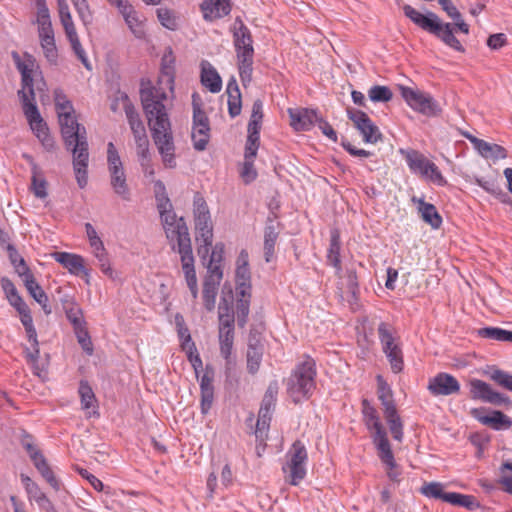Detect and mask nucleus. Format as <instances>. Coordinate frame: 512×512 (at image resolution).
Listing matches in <instances>:
<instances>
[{
  "instance_id": "7c9ffc66",
  "label": "nucleus",
  "mask_w": 512,
  "mask_h": 512,
  "mask_svg": "<svg viewBox=\"0 0 512 512\" xmlns=\"http://www.w3.org/2000/svg\"><path fill=\"white\" fill-rule=\"evenodd\" d=\"M467 139L473 143L477 151L485 158L494 160L504 159L507 156L506 149L498 144L488 143L472 135H467Z\"/></svg>"
},
{
  "instance_id": "774afa93",
  "label": "nucleus",
  "mask_w": 512,
  "mask_h": 512,
  "mask_svg": "<svg viewBox=\"0 0 512 512\" xmlns=\"http://www.w3.org/2000/svg\"><path fill=\"white\" fill-rule=\"evenodd\" d=\"M490 378L494 380L496 383H498L500 386L506 388L507 390L512 391V375L499 370L495 369L491 374Z\"/></svg>"
},
{
  "instance_id": "13d9d810",
  "label": "nucleus",
  "mask_w": 512,
  "mask_h": 512,
  "mask_svg": "<svg viewBox=\"0 0 512 512\" xmlns=\"http://www.w3.org/2000/svg\"><path fill=\"white\" fill-rule=\"evenodd\" d=\"M421 493L429 498L441 499L445 502V496L449 492L443 491V485L439 482L426 483L421 487Z\"/></svg>"
},
{
  "instance_id": "a211bd4d",
  "label": "nucleus",
  "mask_w": 512,
  "mask_h": 512,
  "mask_svg": "<svg viewBox=\"0 0 512 512\" xmlns=\"http://www.w3.org/2000/svg\"><path fill=\"white\" fill-rule=\"evenodd\" d=\"M469 387L470 397L474 400H481L494 405L504 404L508 400L507 397L494 391L488 383L480 379H471L469 381Z\"/></svg>"
},
{
  "instance_id": "bb28decb",
  "label": "nucleus",
  "mask_w": 512,
  "mask_h": 512,
  "mask_svg": "<svg viewBox=\"0 0 512 512\" xmlns=\"http://www.w3.org/2000/svg\"><path fill=\"white\" fill-rule=\"evenodd\" d=\"M213 377L214 372L213 369L209 366H206L205 373L202 375L200 379V390H201V412L202 414H207L213 404L214 401V387H213Z\"/></svg>"
},
{
  "instance_id": "09e8293b",
  "label": "nucleus",
  "mask_w": 512,
  "mask_h": 512,
  "mask_svg": "<svg viewBox=\"0 0 512 512\" xmlns=\"http://www.w3.org/2000/svg\"><path fill=\"white\" fill-rule=\"evenodd\" d=\"M191 137L197 151L205 150L210 139V127H192Z\"/></svg>"
},
{
  "instance_id": "412c9836",
  "label": "nucleus",
  "mask_w": 512,
  "mask_h": 512,
  "mask_svg": "<svg viewBox=\"0 0 512 512\" xmlns=\"http://www.w3.org/2000/svg\"><path fill=\"white\" fill-rule=\"evenodd\" d=\"M12 58L14 63L21 74L22 90L28 94L31 100H35V93L33 89V77L32 72L34 68V59L27 55V58L23 61L17 52H12Z\"/></svg>"
},
{
  "instance_id": "f257e3e1",
  "label": "nucleus",
  "mask_w": 512,
  "mask_h": 512,
  "mask_svg": "<svg viewBox=\"0 0 512 512\" xmlns=\"http://www.w3.org/2000/svg\"><path fill=\"white\" fill-rule=\"evenodd\" d=\"M174 81L175 57L169 47L161 59V73L156 85L142 83L140 89L141 103L153 141L168 168L176 166L174 138L165 104L174 97Z\"/></svg>"
},
{
  "instance_id": "9d476101",
  "label": "nucleus",
  "mask_w": 512,
  "mask_h": 512,
  "mask_svg": "<svg viewBox=\"0 0 512 512\" xmlns=\"http://www.w3.org/2000/svg\"><path fill=\"white\" fill-rule=\"evenodd\" d=\"M18 95L23 104L24 114L32 131L46 149H52L54 147V141L49 134L47 124L41 117L34 100H31L24 91H19Z\"/></svg>"
},
{
  "instance_id": "6ab92c4d",
  "label": "nucleus",
  "mask_w": 512,
  "mask_h": 512,
  "mask_svg": "<svg viewBox=\"0 0 512 512\" xmlns=\"http://www.w3.org/2000/svg\"><path fill=\"white\" fill-rule=\"evenodd\" d=\"M428 390L434 396H448L460 391V383L451 374L441 372L429 380Z\"/></svg>"
},
{
  "instance_id": "338daca9",
  "label": "nucleus",
  "mask_w": 512,
  "mask_h": 512,
  "mask_svg": "<svg viewBox=\"0 0 512 512\" xmlns=\"http://www.w3.org/2000/svg\"><path fill=\"white\" fill-rule=\"evenodd\" d=\"M80 19L84 23V25H88L92 21V14L89 9V5L87 0H71Z\"/></svg>"
},
{
  "instance_id": "603ef678",
  "label": "nucleus",
  "mask_w": 512,
  "mask_h": 512,
  "mask_svg": "<svg viewBox=\"0 0 512 512\" xmlns=\"http://www.w3.org/2000/svg\"><path fill=\"white\" fill-rule=\"evenodd\" d=\"M157 17L161 25L169 30H176L178 28V16L173 10L168 8L157 9Z\"/></svg>"
},
{
  "instance_id": "f704fd0d",
  "label": "nucleus",
  "mask_w": 512,
  "mask_h": 512,
  "mask_svg": "<svg viewBox=\"0 0 512 512\" xmlns=\"http://www.w3.org/2000/svg\"><path fill=\"white\" fill-rule=\"evenodd\" d=\"M201 82L210 92L218 93L222 88V80L215 68L208 62L202 63Z\"/></svg>"
},
{
  "instance_id": "0e129e2a",
  "label": "nucleus",
  "mask_w": 512,
  "mask_h": 512,
  "mask_svg": "<svg viewBox=\"0 0 512 512\" xmlns=\"http://www.w3.org/2000/svg\"><path fill=\"white\" fill-rule=\"evenodd\" d=\"M40 45L45 58L51 63L56 64L58 58V50L55 44V38L42 39Z\"/></svg>"
},
{
  "instance_id": "393cba45",
  "label": "nucleus",
  "mask_w": 512,
  "mask_h": 512,
  "mask_svg": "<svg viewBox=\"0 0 512 512\" xmlns=\"http://www.w3.org/2000/svg\"><path fill=\"white\" fill-rule=\"evenodd\" d=\"M73 156V168L75 177L80 188H84L87 185V167L89 162L88 147L70 150Z\"/></svg>"
},
{
  "instance_id": "473e14b6",
  "label": "nucleus",
  "mask_w": 512,
  "mask_h": 512,
  "mask_svg": "<svg viewBox=\"0 0 512 512\" xmlns=\"http://www.w3.org/2000/svg\"><path fill=\"white\" fill-rule=\"evenodd\" d=\"M23 157L31 165L32 172V183L31 189L37 198L44 199L47 197V182L42 177L41 170L38 165L34 162L32 156L24 154Z\"/></svg>"
},
{
  "instance_id": "052dcab7",
  "label": "nucleus",
  "mask_w": 512,
  "mask_h": 512,
  "mask_svg": "<svg viewBox=\"0 0 512 512\" xmlns=\"http://www.w3.org/2000/svg\"><path fill=\"white\" fill-rule=\"evenodd\" d=\"M30 500H34L42 509L49 511L53 508L51 501L47 498L45 493L41 491L39 486L36 484L27 491Z\"/></svg>"
},
{
  "instance_id": "c85d7f7f",
  "label": "nucleus",
  "mask_w": 512,
  "mask_h": 512,
  "mask_svg": "<svg viewBox=\"0 0 512 512\" xmlns=\"http://www.w3.org/2000/svg\"><path fill=\"white\" fill-rule=\"evenodd\" d=\"M177 252L180 254L182 269L188 288H195L197 285V278L194 269V257L191 242L184 244V246H178Z\"/></svg>"
},
{
  "instance_id": "1a4fd4ad",
  "label": "nucleus",
  "mask_w": 512,
  "mask_h": 512,
  "mask_svg": "<svg viewBox=\"0 0 512 512\" xmlns=\"http://www.w3.org/2000/svg\"><path fill=\"white\" fill-rule=\"evenodd\" d=\"M399 89L401 96L414 111L426 117L441 115L442 107L429 93L406 86H399Z\"/></svg>"
},
{
  "instance_id": "c9c22d12",
  "label": "nucleus",
  "mask_w": 512,
  "mask_h": 512,
  "mask_svg": "<svg viewBox=\"0 0 512 512\" xmlns=\"http://www.w3.org/2000/svg\"><path fill=\"white\" fill-rule=\"evenodd\" d=\"M263 355V347L259 340L250 337L247 350V368L252 374L259 369Z\"/></svg>"
},
{
  "instance_id": "4468645a",
  "label": "nucleus",
  "mask_w": 512,
  "mask_h": 512,
  "mask_svg": "<svg viewBox=\"0 0 512 512\" xmlns=\"http://www.w3.org/2000/svg\"><path fill=\"white\" fill-rule=\"evenodd\" d=\"M166 237L172 242L176 241L177 247L190 243L191 239L185 220L177 218L171 208L159 211Z\"/></svg>"
},
{
  "instance_id": "5701e85b",
  "label": "nucleus",
  "mask_w": 512,
  "mask_h": 512,
  "mask_svg": "<svg viewBox=\"0 0 512 512\" xmlns=\"http://www.w3.org/2000/svg\"><path fill=\"white\" fill-rule=\"evenodd\" d=\"M51 256L70 273L76 276L88 277L85 261L80 255L68 252H54Z\"/></svg>"
},
{
  "instance_id": "6e6d98bb",
  "label": "nucleus",
  "mask_w": 512,
  "mask_h": 512,
  "mask_svg": "<svg viewBox=\"0 0 512 512\" xmlns=\"http://www.w3.org/2000/svg\"><path fill=\"white\" fill-rule=\"evenodd\" d=\"M65 312L68 320L73 325L74 330L86 326L83 312L78 305H71L69 307H65Z\"/></svg>"
},
{
  "instance_id": "58836bf2",
  "label": "nucleus",
  "mask_w": 512,
  "mask_h": 512,
  "mask_svg": "<svg viewBox=\"0 0 512 512\" xmlns=\"http://www.w3.org/2000/svg\"><path fill=\"white\" fill-rule=\"evenodd\" d=\"M432 34L439 37L445 44H447L451 48H453L459 52L464 51L462 44L453 34L451 24H449V23L442 24L439 21L438 29L435 30V32H432Z\"/></svg>"
},
{
  "instance_id": "ea45409f",
  "label": "nucleus",
  "mask_w": 512,
  "mask_h": 512,
  "mask_svg": "<svg viewBox=\"0 0 512 512\" xmlns=\"http://www.w3.org/2000/svg\"><path fill=\"white\" fill-rule=\"evenodd\" d=\"M132 33L137 38L144 37V30L141 22L136 17V13L131 6H128L122 2V7H118Z\"/></svg>"
},
{
  "instance_id": "dca6fc26",
  "label": "nucleus",
  "mask_w": 512,
  "mask_h": 512,
  "mask_svg": "<svg viewBox=\"0 0 512 512\" xmlns=\"http://www.w3.org/2000/svg\"><path fill=\"white\" fill-rule=\"evenodd\" d=\"M279 385L277 381L269 383L267 390L262 399L261 407L259 409L258 419L256 423L255 434L257 438H263L268 431L272 412L277 400Z\"/></svg>"
},
{
  "instance_id": "f03ea898",
  "label": "nucleus",
  "mask_w": 512,
  "mask_h": 512,
  "mask_svg": "<svg viewBox=\"0 0 512 512\" xmlns=\"http://www.w3.org/2000/svg\"><path fill=\"white\" fill-rule=\"evenodd\" d=\"M251 293L250 290H222L218 308L220 353L228 360L234 341V302L239 327L247 323Z\"/></svg>"
},
{
  "instance_id": "0eeeda50",
  "label": "nucleus",
  "mask_w": 512,
  "mask_h": 512,
  "mask_svg": "<svg viewBox=\"0 0 512 512\" xmlns=\"http://www.w3.org/2000/svg\"><path fill=\"white\" fill-rule=\"evenodd\" d=\"M107 164L110 185L114 193L124 201L131 200V191L127 183L125 170L120 156L112 142L107 145Z\"/></svg>"
},
{
  "instance_id": "e433bc0d",
  "label": "nucleus",
  "mask_w": 512,
  "mask_h": 512,
  "mask_svg": "<svg viewBox=\"0 0 512 512\" xmlns=\"http://www.w3.org/2000/svg\"><path fill=\"white\" fill-rule=\"evenodd\" d=\"M79 395L81 399L82 408L88 411L89 416H99L97 408V401L95 394L86 381H81L79 385Z\"/></svg>"
},
{
  "instance_id": "5fc2aeb1",
  "label": "nucleus",
  "mask_w": 512,
  "mask_h": 512,
  "mask_svg": "<svg viewBox=\"0 0 512 512\" xmlns=\"http://www.w3.org/2000/svg\"><path fill=\"white\" fill-rule=\"evenodd\" d=\"M135 143L140 164L143 167L144 171L148 172V169L150 168V151L148 137L142 138L141 140H135Z\"/></svg>"
},
{
  "instance_id": "37998d69",
  "label": "nucleus",
  "mask_w": 512,
  "mask_h": 512,
  "mask_svg": "<svg viewBox=\"0 0 512 512\" xmlns=\"http://www.w3.org/2000/svg\"><path fill=\"white\" fill-rule=\"evenodd\" d=\"M445 502L452 505L465 507L469 510H475L480 506L474 496L455 492H449V494L445 496Z\"/></svg>"
},
{
  "instance_id": "ddd939ff",
  "label": "nucleus",
  "mask_w": 512,
  "mask_h": 512,
  "mask_svg": "<svg viewBox=\"0 0 512 512\" xmlns=\"http://www.w3.org/2000/svg\"><path fill=\"white\" fill-rule=\"evenodd\" d=\"M289 461L283 467V471L287 474L286 480L291 485H298L306 475L305 463L308 455L307 450L303 443L300 441L294 442L292 448L288 452Z\"/></svg>"
},
{
  "instance_id": "20e7f679",
  "label": "nucleus",
  "mask_w": 512,
  "mask_h": 512,
  "mask_svg": "<svg viewBox=\"0 0 512 512\" xmlns=\"http://www.w3.org/2000/svg\"><path fill=\"white\" fill-rule=\"evenodd\" d=\"M233 37L240 78L243 85L246 86L251 81L254 48L250 31L241 20H236L234 24Z\"/></svg>"
},
{
  "instance_id": "a19ab883",
  "label": "nucleus",
  "mask_w": 512,
  "mask_h": 512,
  "mask_svg": "<svg viewBox=\"0 0 512 512\" xmlns=\"http://www.w3.org/2000/svg\"><path fill=\"white\" fill-rule=\"evenodd\" d=\"M66 37L68 38L70 45L78 57V59L82 62V64L85 66L86 69L91 70V64L88 61V58L86 56L85 50L83 49L76 28L70 27L68 30H64Z\"/></svg>"
},
{
  "instance_id": "9b49d317",
  "label": "nucleus",
  "mask_w": 512,
  "mask_h": 512,
  "mask_svg": "<svg viewBox=\"0 0 512 512\" xmlns=\"http://www.w3.org/2000/svg\"><path fill=\"white\" fill-rule=\"evenodd\" d=\"M401 153L404 155L405 160L413 173L419 174L421 177L439 186H444L447 184V181L441 174L438 167L429 159H427L422 153L416 150H401Z\"/></svg>"
},
{
  "instance_id": "bf43d9fd",
  "label": "nucleus",
  "mask_w": 512,
  "mask_h": 512,
  "mask_svg": "<svg viewBox=\"0 0 512 512\" xmlns=\"http://www.w3.org/2000/svg\"><path fill=\"white\" fill-rule=\"evenodd\" d=\"M368 96L373 102H388L393 94L389 87L375 85L369 89Z\"/></svg>"
},
{
  "instance_id": "6e6552de",
  "label": "nucleus",
  "mask_w": 512,
  "mask_h": 512,
  "mask_svg": "<svg viewBox=\"0 0 512 512\" xmlns=\"http://www.w3.org/2000/svg\"><path fill=\"white\" fill-rule=\"evenodd\" d=\"M6 297L9 303L17 310L20 315V320L25 327V331L27 334L28 341L32 345V350H26V358L31 361H37L39 357V348H38V340L37 333L35 327L33 325V319L30 314V310L27 304L23 301L21 296L18 295L17 290H8Z\"/></svg>"
},
{
  "instance_id": "a18cd8bd",
  "label": "nucleus",
  "mask_w": 512,
  "mask_h": 512,
  "mask_svg": "<svg viewBox=\"0 0 512 512\" xmlns=\"http://www.w3.org/2000/svg\"><path fill=\"white\" fill-rule=\"evenodd\" d=\"M36 469L40 472L42 477L48 482V484L56 491L59 490L60 484L58 479L55 477L53 471L51 470L50 466L48 465L45 457H39L38 460L33 462Z\"/></svg>"
},
{
  "instance_id": "c756f323",
  "label": "nucleus",
  "mask_w": 512,
  "mask_h": 512,
  "mask_svg": "<svg viewBox=\"0 0 512 512\" xmlns=\"http://www.w3.org/2000/svg\"><path fill=\"white\" fill-rule=\"evenodd\" d=\"M201 10L205 20L213 21L228 15L231 4L229 0H204Z\"/></svg>"
},
{
  "instance_id": "aec40b11",
  "label": "nucleus",
  "mask_w": 512,
  "mask_h": 512,
  "mask_svg": "<svg viewBox=\"0 0 512 512\" xmlns=\"http://www.w3.org/2000/svg\"><path fill=\"white\" fill-rule=\"evenodd\" d=\"M118 100L122 101V108L125 111L129 126L133 133L135 140H141L147 138L146 129L143 121L141 120L139 113L135 109L134 105L130 101L127 94H120L117 97Z\"/></svg>"
},
{
  "instance_id": "de8ad7c7",
  "label": "nucleus",
  "mask_w": 512,
  "mask_h": 512,
  "mask_svg": "<svg viewBox=\"0 0 512 512\" xmlns=\"http://www.w3.org/2000/svg\"><path fill=\"white\" fill-rule=\"evenodd\" d=\"M91 247L93 248V254L95 258L98 260L102 272L108 275L110 278H115L116 273L110 267V263L103 242L98 243L97 245Z\"/></svg>"
},
{
  "instance_id": "8fccbe9b",
  "label": "nucleus",
  "mask_w": 512,
  "mask_h": 512,
  "mask_svg": "<svg viewBox=\"0 0 512 512\" xmlns=\"http://www.w3.org/2000/svg\"><path fill=\"white\" fill-rule=\"evenodd\" d=\"M181 349L186 353L187 358L195 371V375L198 378L199 370L202 368L203 363L195 343L193 341L189 343H181Z\"/></svg>"
},
{
  "instance_id": "39448f33",
  "label": "nucleus",
  "mask_w": 512,
  "mask_h": 512,
  "mask_svg": "<svg viewBox=\"0 0 512 512\" xmlns=\"http://www.w3.org/2000/svg\"><path fill=\"white\" fill-rule=\"evenodd\" d=\"M193 207L198 254L205 258L213 242V224L207 203L199 193L194 196Z\"/></svg>"
},
{
  "instance_id": "2f4dec72",
  "label": "nucleus",
  "mask_w": 512,
  "mask_h": 512,
  "mask_svg": "<svg viewBox=\"0 0 512 512\" xmlns=\"http://www.w3.org/2000/svg\"><path fill=\"white\" fill-rule=\"evenodd\" d=\"M411 201L418 205V213L425 223L429 224L433 229H438L441 226L442 217L437 212L436 207L433 204L427 203L416 196H413Z\"/></svg>"
},
{
  "instance_id": "3c124183",
  "label": "nucleus",
  "mask_w": 512,
  "mask_h": 512,
  "mask_svg": "<svg viewBox=\"0 0 512 512\" xmlns=\"http://www.w3.org/2000/svg\"><path fill=\"white\" fill-rule=\"evenodd\" d=\"M207 272L208 275L204 283V288H214L216 285H219L223 276L221 264L208 262Z\"/></svg>"
},
{
  "instance_id": "69168bd1",
  "label": "nucleus",
  "mask_w": 512,
  "mask_h": 512,
  "mask_svg": "<svg viewBox=\"0 0 512 512\" xmlns=\"http://www.w3.org/2000/svg\"><path fill=\"white\" fill-rule=\"evenodd\" d=\"M78 343L82 347V349L88 354L91 355L93 353V344L90 338V335L87 331L86 326L74 330Z\"/></svg>"
},
{
  "instance_id": "4be33fe9",
  "label": "nucleus",
  "mask_w": 512,
  "mask_h": 512,
  "mask_svg": "<svg viewBox=\"0 0 512 512\" xmlns=\"http://www.w3.org/2000/svg\"><path fill=\"white\" fill-rule=\"evenodd\" d=\"M290 125L296 131L310 130L318 121V114L313 109L289 108Z\"/></svg>"
},
{
  "instance_id": "b1692460",
  "label": "nucleus",
  "mask_w": 512,
  "mask_h": 512,
  "mask_svg": "<svg viewBox=\"0 0 512 512\" xmlns=\"http://www.w3.org/2000/svg\"><path fill=\"white\" fill-rule=\"evenodd\" d=\"M471 414L480 423L490 426L495 430L508 429L512 425L510 418L501 411H492L490 414H484L483 409H472Z\"/></svg>"
},
{
  "instance_id": "864d4df0",
  "label": "nucleus",
  "mask_w": 512,
  "mask_h": 512,
  "mask_svg": "<svg viewBox=\"0 0 512 512\" xmlns=\"http://www.w3.org/2000/svg\"><path fill=\"white\" fill-rule=\"evenodd\" d=\"M384 417L387 421L392 437L395 440L401 442L403 439V423L397 411L393 412L392 416H390V414H387L384 415Z\"/></svg>"
},
{
  "instance_id": "79ce46f5",
  "label": "nucleus",
  "mask_w": 512,
  "mask_h": 512,
  "mask_svg": "<svg viewBox=\"0 0 512 512\" xmlns=\"http://www.w3.org/2000/svg\"><path fill=\"white\" fill-rule=\"evenodd\" d=\"M327 262L337 271L341 269L340 261V236L337 231H332L330 246L327 253Z\"/></svg>"
},
{
  "instance_id": "72a5a7b5",
  "label": "nucleus",
  "mask_w": 512,
  "mask_h": 512,
  "mask_svg": "<svg viewBox=\"0 0 512 512\" xmlns=\"http://www.w3.org/2000/svg\"><path fill=\"white\" fill-rule=\"evenodd\" d=\"M235 279L236 288H250L251 274L248 264V253L245 250H242L237 258Z\"/></svg>"
},
{
  "instance_id": "f3484780",
  "label": "nucleus",
  "mask_w": 512,
  "mask_h": 512,
  "mask_svg": "<svg viewBox=\"0 0 512 512\" xmlns=\"http://www.w3.org/2000/svg\"><path fill=\"white\" fill-rule=\"evenodd\" d=\"M348 118L355 128L361 133L365 143L375 144L382 138L379 128L372 122L368 115L357 109H347Z\"/></svg>"
},
{
  "instance_id": "4d7b16f0",
  "label": "nucleus",
  "mask_w": 512,
  "mask_h": 512,
  "mask_svg": "<svg viewBox=\"0 0 512 512\" xmlns=\"http://www.w3.org/2000/svg\"><path fill=\"white\" fill-rule=\"evenodd\" d=\"M337 298L343 305L347 304L352 311L360 308L359 296L356 290H338Z\"/></svg>"
},
{
  "instance_id": "7ed1b4c3",
  "label": "nucleus",
  "mask_w": 512,
  "mask_h": 512,
  "mask_svg": "<svg viewBox=\"0 0 512 512\" xmlns=\"http://www.w3.org/2000/svg\"><path fill=\"white\" fill-rule=\"evenodd\" d=\"M316 369L315 363L308 358L296 366L287 379V393L294 403L307 400L315 390Z\"/></svg>"
},
{
  "instance_id": "f8f14e48",
  "label": "nucleus",
  "mask_w": 512,
  "mask_h": 512,
  "mask_svg": "<svg viewBox=\"0 0 512 512\" xmlns=\"http://www.w3.org/2000/svg\"><path fill=\"white\" fill-rule=\"evenodd\" d=\"M61 128V135L68 150L88 147L87 132L84 126L80 125L74 114L58 117Z\"/></svg>"
},
{
  "instance_id": "c03bdc74",
  "label": "nucleus",
  "mask_w": 512,
  "mask_h": 512,
  "mask_svg": "<svg viewBox=\"0 0 512 512\" xmlns=\"http://www.w3.org/2000/svg\"><path fill=\"white\" fill-rule=\"evenodd\" d=\"M193 107V126L192 127H210L209 119L202 109L201 97L198 93L192 95Z\"/></svg>"
},
{
  "instance_id": "e2e57ef3",
  "label": "nucleus",
  "mask_w": 512,
  "mask_h": 512,
  "mask_svg": "<svg viewBox=\"0 0 512 512\" xmlns=\"http://www.w3.org/2000/svg\"><path fill=\"white\" fill-rule=\"evenodd\" d=\"M57 8L60 22L64 30H68L70 27H75L67 0H57Z\"/></svg>"
},
{
  "instance_id": "cd10ccee",
  "label": "nucleus",
  "mask_w": 512,
  "mask_h": 512,
  "mask_svg": "<svg viewBox=\"0 0 512 512\" xmlns=\"http://www.w3.org/2000/svg\"><path fill=\"white\" fill-rule=\"evenodd\" d=\"M7 250L9 253V258L11 263L13 264L16 272L21 278L23 284L26 288H40L38 284H36L35 279L25 264L24 259L18 254L17 250L13 245L8 244Z\"/></svg>"
},
{
  "instance_id": "2eb2a0df",
  "label": "nucleus",
  "mask_w": 512,
  "mask_h": 512,
  "mask_svg": "<svg viewBox=\"0 0 512 512\" xmlns=\"http://www.w3.org/2000/svg\"><path fill=\"white\" fill-rule=\"evenodd\" d=\"M377 330L383 352L388 358L392 371L394 373L401 372L404 366L403 354L401 348L395 342L391 327L387 323L381 322Z\"/></svg>"
},
{
  "instance_id": "680f3d73",
  "label": "nucleus",
  "mask_w": 512,
  "mask_h": 512,
  "mask_svg": "<svg viewBox=\"0 0 512 512\" xmlns=\"http://www.w3.org/2000/svg\"><path fill=\"white\" fill-rule=\"evenodd\" d=\"M55 106L58 117L63 116V114H74L72 103L69 100H67L66 96L60 91L55 92Z\"/></svg>"
},
{
  "instance_id": "4c0bfd02",
  "label": "nucleus",
  "mask_w": 512,
  "mask_h": 512,
  "mask_svg": "<svg viewBox=\"0 0 512 512\" xmlns=\"http://www.w3.org/2000/svg\"><path fill=\"white\" fill-rule=\"evenodd\" d=\"M278 235V228L274 225L273 221L270 220L264 230V256L267 263L271 262L274 257Z\"/></svg>"
},
{
  "instance_id": "49530a36",
  "label": "nucleus",
  "mask_w": 512,
  "mask_h": 512,
  "mask_svg": "<svg viewBox=\"0 0 512 512\" xmlns=\"http://www.w3.org/2000/svg\"><path fill=\"white\" fill-rule=\"evenodd\" d=\"M378 398L383 406L384 415L390 414L392 416V413L397 411L391 390L384 382L379 383Z\"/></svg>"
},
{
  "instance_id": "423d86ee",
  "label": "nucleus",
  "mask_w": 512,
  "mask_h": 512,
  "mask_svg": "<svg viewBox=\"0 0 512 512\" xmlns=\"http://www.w3.org/2000/svg\"><path fill=\"white\" fill-rule=\"evenodd\" d=\"M363 415L367 428L370 431H373L372 439L378 450L380 460L384 464H388L390 467H393L394 455L387 438V432L380 421L377 411L368 403L367 400L363 401Z\"/></svg>"
},
{
  "instance_id": "a878e982",
  "label": "nucleus",
  "mask_w": 512,
  "mask_h": 512,
  "mask_svg": "<svg viewBox=\"0 0 512 512\" xmlns=\"http://www.w3.org/2000/svg\"><path fill=\"white\" fill-rule=\"evenodd\" d=\"M403 11L406 17L423 30L432 33L438 29L439 17L435 13L424 15L410 5H405Z\"/></svg>"
}]
</instances>
